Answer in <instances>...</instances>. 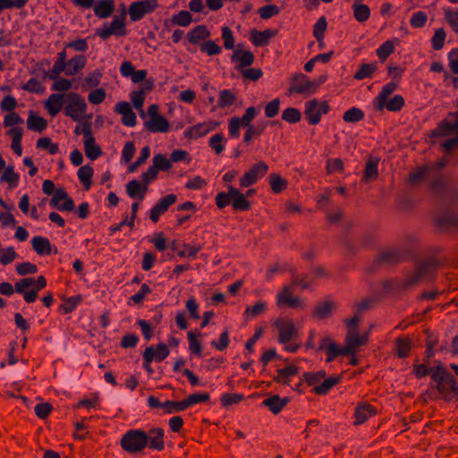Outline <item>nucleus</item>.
Returning a JSON list of instances; mask_svg holds the SVG:
<instances>
[{
  "instance_id": "f257e3e1",
  "label": "nucleus",
  "mask_w": 458,
  "mask_h": 458,
  "mask_svg": "<svg viewBox=\"0 0 458 458\" xmlns=\"http://www.w3.org/2000/svg\"><path fill=\"white\" fill-rule=\"evenodd\" d=\"M436 259H431L422 261L418 267L406 275L405 277L395 282L396 288L400 291L411 288L426 280H428L437 267Z\"/></svg>"
},
{
  "instance_id": "f03ea898",
  "label": "nucleus",
  "mask_w": 458,
  "mask_h": 458,
  "mask_svg": "<svg viewBox=\"0 0 458 458\" xmlns=\"http://www.w3.org/2000/svg\"><path fill=\"white\" fill-rule=\"evenodd\" d=\"M148 435L140 429L126 432L121 439L122 447L129 453H136L142 450L148 444Z\"/></svg>"
},
{
  "instance_id": "7ed1b4c3",
  "label": "nucleus",
  "mask_w": 458,
  "mask_h": 458,
  "mask_svg": "<svg viewBox=\"0 0 458 458\" xmlns=\"http://www.w3.org/2000/svg\"><path fill=\"white\" fill-rule=\"evenodd\" d=\"M87 110V104L84 99L77 93L72 92L66 95V105L64 114L73 121L83 119Z\"/></svg>"
},
{
  "instance_id": "20e7f679",
  "label": "nucleus",
  "mask_w": 458,
  "mask_h": 458,
  "mask_svg": "<svg viewBox=\"0 0 458 458\" xmlns=\"http://www.w3.org/2000/svg\"><path fill=\"white\" fill-rule=\"evenodd\" d=\"M291 85L289 88L290 93H298L310 96L314 93L319 87V83L313 81L302 73H296L291 79Z\"/></svg>"
},
{
  "instance_id": "39448f33",
  "label": "nucleus",
  "mask_w": 458,
  "mask_h": 458,
  "mask_svg": "<svg viewBox=\"0 0 458 458\" xmlns=\"http://www.w3.org/2000/svg\"><path fill=\"white\" fill-rule=\"evenodd\" d=\"M329 110V106L326 101H318L317 99H312L308 101L305 104V116L308 122L316 125L320 122V117L322 114H327Z\"/></svg>"
},
{
  "instance_id": "423d86ee",
  "label": "nucleus",
  "mask_w": 458,
  "mask_h": 458,
  "mask_svg": "<svg viewBox=\"0 0 458 458\" xmlns=\"http://www.w3.org/2000/svg\"><path fill=\"white\" fill-rule=\"evenodd\" d=\"M278 308L304 309L305 303L299 296H293L289 285H284L276 297Z\"/></svg>"
},
{
  "instance_id": "0eeeda50",
  "label": "nucleus",
  "mask_w": 458,
  "mask_h": 458,
  "mask_svg": "<svg viewBox=\"0 0 458 458\" xmlns=\"http://www.w3.org/2000/svg\"><path fill=\"white\" fill-rule=\"evenodd\" d=\"M268 171V165L264 161L255 163L240 179L242 187L254 184L259 178L264 177Z\"/></svg>"
},
{
  "instance_id": "6e6552de",
  "label": "nucleus",
  "mask_w": 458,
  "mask_h": 458,
  "mask_svg": "<svg viewBox=\"0 0 458 458\" xmlns=\"http://www.w3.org/2000/svg\"><path fill=\"white\" fill-rule=\"evenodd\" d=\"M275 326L279 331L278 340L281 344H287L298 337V331L292 319L278 318L275 321Z\"/></svg>"
},
{
  "instance_id": "1a4fd4ad",
  "label": "nucleus",
  "mask_w": 458,
  "mask_h": 458,
  "mask_svg": "<svg viewBox=\"0 0 458 458\" xmlns=\"http://www.w3.org/2000/svg\"><path fill=\"white\" fill-rule=\"evenodd\" d=\"M452 134L458 135V112L449 114L447 118L431 132V135L436 137H445Z\"/></svg>"
},
{
  "instance_id": "9d476101",
  "label": "nucleus",
  "mask_w": 458,
  "mask_h": 458,
  "mask_svg": "<svg viewBox=\"0 0 458 458\" xmlns=\"http://www.w3.org/2000/svg\"><path fill=\"white\" fill-rule=\"evenodd\" d=\"M84 140V150L88 158L95 160L102 154L101 148L95 143V139L92 134L91 125L86 123L82 126Z\"/></svg>"
},
{
  "instance_id": "9b49d317",
  "label": "nucleus",
  "mask_w": 458,
  "mask_h": 458,
  "mask_svg": "<svg viewBox=\"0 0 458 458\" xmlns=\"http://www.w3.org/2000/svg\"><path fill=\"white\" fill-rule=\"evenodd\" d=\"M157 7V0H142L132 3L129 7V14L131 21H139L145 14L153 12Z\"/></svg>"
},
{
  "instance_id": "f8f14e48",
  "label": "nucleus",
  "mask_w": 458,
  "mask_h": 458,
  "mask_svg": "<svg viewBox=\"0 0 458 458\" xmlns=\"http://www.w3.org/2000/svg\"><path fill=\"white\" fill-rule=\"evenodd\" d=\"M431 380L433 386L437 391H443L444 385L454 386V377L442 365H437L431 369ZM454 387H453L454 389Z\"/></svg>"
},
{
  "instance_id": "ddd939ff",
  "label": "nucleus",
  "mask_w": 458,
  "mask_h": 458,
  "mask_svg": "<svg viewBox=\"0 0 458 458\" xmlns=\"http://www.w3.org/2000/svg\"><path fill=\"white\" fill-rule=\"evenodd\" d=\"M344 348L348 354L354 355L357 350L369 342V333L360 335L358 331L347 332Z\"/></svg>"
},
{
  "instance_id": "4468645a",
  "label": "nucleus",
  "mask_w": 458,
  "mask_h": 458,
  "mask_svg": "<svg viewBox=\"0 0 458 458\" xmlns=\"http://www.w3.org/2000/svg\"><path fill=\"white\" fill-rule=\"evenodd\" d=\"M50 204L60 211H72L74 209V202L68 197L64 188L55 190Z\"/></svg>"
},
{
  "instance_id": "2eb2a0df",
  "label": "nucleus",
  "mask_w": 458,
  "mask_h": 458,
  "mask_svg": "<svg viewBox=\"0 0 458 458\" xmlns=\"http://www.w3.org/2000/svg\"><path fill=\"white\" fill-rule=\"evenodd\" d=\"M318 351H327V362H331L336 356L348 355L344 347H339L330 337H325L318 348Z\"/></svg>"
},
{
  "instance_id": "dca6fc26",
  "label": "nucleus",
  "mask_w": 458,
  "mask_h": 458,
  "mask_svg": "<svg viewBox=\"0 0 458 458\" xmlns=\"http://www.w3.org/2000/svg\"><path fill=\"white\" fill-rule=\"evenodd\" d=\"M177 196L175 194H168L162 198L150 210L149 217L153 222H157L159 216L165 213L170 206L175 203Z\"/></svg>"
},
{
  "instance_id": "f3484780",
  "label": "nucleus",
  "mask_w": 458,
  "mask_h": 458,
  "mask_svg": "<svg viewBox=\"0 0 458 458\" xmlns=\"http://www.w3.org/2000/svg\"><path fill=\"white\" fill-rule=\"evenodd\" d=\"M124 14L121 17H114L108 27H106L98 32V35L103 39L107 38L111 35L123 36L125 34L124 30Z\"/></svg>"
},
{
  "instance_id": "a211bd4d",
  "label": "nucleus",
  "mask_w": 458,
  "mask_h": 458,
  "mask_svg": "<svg viewBox=\"0 0 458 458\" xmlns=\"http://www.w3.org/2000/svg\"><path fill=\"white\" fill-rule=\"evenodd\" d=\"M404 259V253L399 249H390L382 251L377 258V262L382 265H394Z\"/></svg>"
},
{
  "instance_id": "6ab92c4d",
  "label": "nucleus",
  "mask_w": 458,
  "mask_h": 458,
  "mask_svg": "<svg viewBox=\"0 0 458 458\" xmlns=\"http://www.w3.org/2000/svg\"><path fill=\"white\" fill-rule=\"evenodd\" d=\"M231 60L233 63H237V69H242L243 67L250 66L254 63L255 57L252 52L238 48L233 51L231 55Z\"/></svg>"
},
{
  "instance_id": "aec40b11",
  "label": "nucleus",
  "mask_w": 458,
  "mask_h": 458,
  "mask_svg": "<svg viewBox=\"0 0 458 458\" xmlns=\"http://www.w3.org/2000/svg\"><path fill=\"white\" fill-rule=\"evenodd\" d=\"M66 95L54 93L51 94L45 102V108L51 116H55L63 108Z\"/></svg>"
},
{
  "instance_id": "412c9836",
  "label": "nucleus",
  "mask_w": 458,
  "mask_h": 458,
  "mask_svg": "<svg viewBox=\"0 0 458 458\" xmlns=\"http://www.w3.org/2000/svg\"><path fill=\"white\" fill-rule=\"evenodd\" d=\"M115 112L122 114L123 123L129 127L136 124V114L128 102H119L114 107Z\"/></svg>"
},
{
  "instance_id": "4be33fe9",
  "label": "nucleus",
  "mask_w": 458,
  "mask_h": 458,
  "mask_svg": "<svg viewBox=\"0 0 458 458\" xmlns=\"http://www.w3.org/2000/svg\"><path fill=\"white\" fill-rule=\"evenodd\" d=\"M335 302L332 300L319 301L314 308L313 317L317 319H326L331 317Z\"/></svg>"
},
{
  "instance_id": "5701e85b",
  "label": "nucleus",
  "mask_w": 458,
  "mask_h": 458,
  "mask_svg": "<svg viewBox=\"0 0 458 458\" xmlns=\"http://www.w3.org/2000/svg\"><path fill=\"white\" fill-rule=\"evenodd\" d=\"M216 126V123L214 122H205L201 123H198L191 128L185 132V135L190 138H199L208 134L209 131H213Z\"/></svg>"
},
{
  "instance_id": "b1692460",
  "label": "nucleus",
  "mask_w": 458,
  "mask_h": 458,
  "mask_svg": "<svg viewBox=\"0 0 458 458\" xmlns=\"http://www.w3.org/2000/svg\"><path fill=\"white\" fill-rule=\"evenodd\" d=\"M397 84L395 82H389L386 84L378 96L374 100V106L377 111H381L385 108L386 101L387 98L394 91Z\"/></svg>"
},
{
  "instance_id": "393cba45",
  "label": "nucleus",
  "mask_w": 458,
  "mask_h": 458,
  "mask_svg": "<svg viewBox=\"0 0 458 458\" xmlns=\"http://www.w3.org/2000/svg\"><path fill=\"white\" fill-rule=\"evenodd\" d=\"M376 414L375 409L369 405V403H360L355 410V425H360L365 422L369 417H372Z\"/></svg>"
},
{
  "instance_id": "a878e982",
  "label": "nucleus",
  "mask_w": 458,
  "mask_h": 458,
  "mask_svg": "<svg viewBox=\"0 0 458 458\" xmlns=\"http://www.w3.org/2000/svg\"><path fill=\"white\" fill-rule=\"evenodd\" d=\"M145 127L151 132H167L169 123L165 117L159 115L147 121Z\"/></svg>"
},
{
  "instance_id": "bb28decb",
  "label": "nucleus",
  "mask_w": 458,
  "mask_h": 458,
  "mask_svg": "<svg viewBox=\"0 0 458 458\" xmlns=\"http://www.w3.org/2000/svg\"><path fill=\"white\" fill-rule=\"evenodd\" d=\"M126 191L131 198H138L140 200H142L148 191V186L137 180H132L127 183Z\"/></svg>"
},
{
  "instance_id": "cd10ccee",
  "label": "nucleus",
  "mask_w": 458,
  "mask_h": 458,
  "mask_svg": "<svg viewBox=\"0 0 458 458\" xmlns=\"http://www.w3.org/2000/svg\"><path fill=\"white\" fill-rule=\"evenodd\" d=\"M288 398H281L279 395L275 394L265 399L262 404L267 407L274 414H277L287 404Z\"/></svg>"
},
{
  "instance_id": "c85d7f7f",
  "label": "nucleus",
  "mask_w": 458,
  "mask_h": 458,
  "mask_svg": "<svg viewBox=\"0 0 458 458\" xmlns=\"http://www.w3.org/2000/svg\"><path fill=\"white\" fill-rule=\"evenodd\" d=\"M114 4L113 0H99L94 5V13L99 18H106L114 12Z\"/></svg>"
},
{
  "instance_id": "c756f323",
  "label": "nucleus",
  "mask_w": 458,
  "mask_h": 458,
  "mask_svg": "<svg viewBox=\"0 0 458 458\" xmlns=\"http://www.w3.org/2000/svg\"><path fill=\"white\" fill-rule=\"evenodd\" d=\"M379 159L377 157H370L365 166L364 174L362 176V181L369 182L372 180H376L378 175L377 165Z\"/></svg>"
},
{
  "instance_id": "7c9ffc66",
  "label": "nucleus",
  "mask_w": 458,
  "mask_h": 458,
  "mask_svg": "<svg viewBox=\"0 0 458 458\" xmlns=\"http://www.w3.org/2000/svg\"><path fill=\"white\" fill-rule=\"evenodd\" d=\"M210 37V32L204 25H199L187 34V38L191 44H198L201 40Z\"/></svg>"
},
{
  "instance_id": "2f4dec72",
  "label": "nucleus",
  "mask_w": 458,
  "mask_h": 458,
  "mask_svg": "<svg viewBox=\"0 0 458 458\" xmlns=\"http://www.w3.org/2000/svg\"><path fill=\"white\" fill-rule=\"evenodd\" d=\"M353 15L359 22H364L370 16V9L368 5L362 4V0H355L352 4Z\"/></svg>"
},
{
  "instance_id": "473e14b6",
  "label": "nucleus",
  "mask_w": 458,
  "mask_h": 458,
  "mask_svg": "<svg viewBox=\"0 0 458 458\" xmlns=\"http://www.w3.org/2000/svg\"><path fill=\"white\" fill-rule=\"evenodd\" d=\"M47 126V122L45 118L36 115L33 112H30L27 119V127L30 131H43Z\"/></svg>"
},
{
  "instance_id": "72a5a7b5",
  "label": "nucleus",
  "mask_w": 458,
  "mask_h": 458,
  "mask_svg": "<svg viewBox=\"0 0 458 458\" xmlns=\"http://www.w3.org/2000/svg\"><path fill=\"white\" fill-rule=\"evenodd\" d=\"M86 64V58L84 55H76L69 60L65 65V73L69 76L75 75Z\"/></svg>"
},
{
  "instance_id": "f704fd0d",
  "label": "nucleus",
  "mask_w": 458,
  "mask_h": 458,
  "mask_svg": "<svg viewBox=\"0 0 458 458\" xmlns=\"http://www.w3.org/2000/svg\"><path fill=\"white\" fill-rule=\"evenodd\" d=\"M34 250L38 255H45L51 253V244L48 239L42 236H35L31 241Z\"/></svg>"
},
{
  "instance_id": "c9c22d12",
  "label": "nucleus",
  "mask_w": 458,
  "mask_h": 458,
  "mask_svg": "<svg viewBox=\"0 0 458 458\" xmlns=\"http://www.w3.org/2000/svg\"><path fill=\"white\" fill-rule=\"evenodd\" d=\"M298 372V367L294 365L287 366L277 370V375L275 377V380L283 385H287L289 378L295 376Z\"/></svg>"
},
{
  "instance_id": "e433bc0d",
  "label": "nucleus",
  "mask_w": 458,
  "mask_h": 458,
  "mask_svg": "<svg viewBox=\"0 0 458 458\" xmlns=\"http://www.w3.org/2000/svg\"><path fill=\"white\" fill-rule=\"evenodd\" d=\"M148 440L150 447L157 450H162L164 448V431L160 428H153L149 431Z\"/></svg>"
},
{
  "instance_id": "4c0bfd02",
  "label": "nucleus",
  "mask_w": 458,
  "mask_h": 458,
  "mask_svg": "<svg viewBox=\"0 0 458 458\" xmlns=\"http://www.w3.org/2000/svg\"><path fill=\"white\" fill-rule=\"evenodd\" d=\"M340 381V377H330L324 378L320 384L315 386L313 388L314 393L317 394H326L331 388H333Z\"/></svg>"
},
{
  "instance_id": "58836bf2",
  "label": "nucleus",
  "mask_w": 458,
  "mask_h": 458,
  "mask_svg": "<svg viewBox=\"0 0 458 458\" xmlns=\"http://www.w3.org/2000/svg\"><path fill=\"white\" fill-rule=\"evenodd\" d=\"M269 185L273 192L280 193L287 188L288 182L279 174L273 173L269 175Z\"/></svg>"
},
{
  "instance_id": "ea45409f",
  "label": "nucleus",
  "mask_w": 458,
  "mask_h": 458,
  "mask_svg": "<svg viewBox=\"0 0 458 458\" xmlns=\"http://www.w3.org/2000/svg\"><path fill=\"white\" fill-rule=\"evenodd\" d=\"M267 310V304L259 301L253 306H248L244 311V317L247 319L254 318Z\"/></svg>"
},
{
  "instance_id": "a19ab883",
  "label": "nucleus",
  "mask_w": 458,
  "mask_h": 458,
  "mask_svg": "<svg viewBox=\"0 0 458 458\" xmlns=\"http://www.w3.org/2000/svg\"><path fill=\"white\" fill-rule=\"evenodd\" d=\"M411 340L409 338L400 337L395 341V352L398 357L405 358L411 350Z\"/></svg>"
},
{
  "instance_id": "79ce46f5",
  "label": "nucleus",
  "mask_w": 458,
  "mask_h": 458,
  "mask_svg": "<svg viewBox=\"0 0 458 458\" xmlns=\"http://www.w3.org/2000/svg\"><path fill=\"white\" fill-rule=\"evenodd\" d=\"M78 177L88 190L91 185V177L93 175V169L89 165H83L78 170Z\"/></svg>"
},
{
  "instance_id": "37998d69",
  "label": "nucleus",
  "mask_w": 458,
  "mask_h": 458,
  "mask_svg": "<svg viewBox=\"0 0 458 458\" xmlns=\"http://www.w3.org/2000/svg\"><path fill=\"white\" fill-rule=\"evenodd\" d=\"M153 165L158 171H168L172 167V161L163 154H157L153 157Z\"/></svg>"
},
{
  "instance_id": "c03bdc74",
  "label": "nucleus",
  "mask_w": 458,
  "mask_h": 458,
  "mask_svg": "<svg viewBox=\"0 0 458 458\" xmlns=\"http://www.w3.org/2000/svg\"><path fill=\"white\" fill-rule=\"evenodd\" d=\"M19 179L20 176L14 172L13 166H7L1 176V181L8 182L11 187L16 186Z\"/></svg>"
},
{
  "instance_id": "a18cd8bd",
  "label": "nucleus",
  "mask_w": 458,
  "mask_h": 458,
  "mask_svg": "<svg viewBox=\"0 0 458 458\" xmlns=\"http://www.w3.org/2000/svg\"><path fill=\"white\" fill-rule=\"evenodd\" d=\"M162 408L165 409L166 413L171 414L185 410L187 408V403H185V400L180 402L166 401L162 404Z\"/></svg>"
},
{
  "instance_id": "49530a36",
  "label": "nucleus",
  "mask_w": 458,
  "mask_h": 458,
  "mask_svg": "<svg viewBox=\"0 0 458 458\" xmlns=\"http://www.w3.org/2000/svg\"><path fill=\"white\" fill-rule=\"evenodd\" d=\"M145 99V90L140 89L137 91H133L131 96V100L134 106V107L140 112V115L142 117L145 116L144 111L142 109L143 103Z\"/></svg>"
},
{
  "instance_id": "de8ad7c7",
  "label": "nucleus",
  "mask_w": 458,
  "mask_h": 458,
  "mask_svg": "<svg viewBox=\"0 0 458 458\" xmlns=\"http://www.w3.org/2000/svg\"><path fill=\"white\" fill-rule=\"evenodd\" d=\"M302 377L310 386H318L326 377V372L324 370L307 372Z\"/></svg>"
},
{
  "instance_id": "09e8293b",
  "label": "nucleus",
  "mask_w": 458,
  "mask_h": 458,
  "mask_svg": "<svg viewBox=\"0 0 458 458\" xmlns=\"http://www.w3.org/2000/svg\"><path fill=\"white\" fill-rule=\"evenodd\" d=\"M377 69V64H363L359 71L354 74V79L363 80L370 77Z\"/></svg>"
},
{
  "instance_id": "8fccbe9b",
  "label": "nucleus",
  "mask_w": 458,
  "mask_h": 458,
  "mask_svg": "<svg viewBox=\"0 0 458 458\" xmlns=\"http://www.w3.org/2000/svg\"><path fill=\"white\" fill-rule=\"evenodd\" d=\"M301 117V112L294 107H288L282 114V119L290 123H296L300 122Z\"/></svg>"
},
{
  "instance_id": "3c124183",
  "label": "nucleus",
  "mask_w": 458,
  "mask_h": 458,
  "mask_svg": "<svg viewBox=\"0 0 458 458\" xmlns=\"http://www.w3.org/2000/svg\"><path fill=\"white\" fill-rule=\"evenodd\" d=\"M81 301L80 295L72 296L64 300L63 304L60 306V310L64 314L72 312Z\"/></svg>"
},
{
  "instance_id": "603ef678",
  "label": "nucleus",
  "mask_w": 458,
  "mask_h": 458,
  "mask_svg": "<svg viewBox=\"0 0 458 458\" xmlns=\"http://www.w3.org/2000/svg\"><path fill=\"white\" fill-rule=\"evenodd\" d=\"M364 117L363 112L357 107H352L344 114V120L346 123H357Z\"/></svg>"
},
{
  "instance_id": "864d4df0",
  "label": "nucleus",
  "mask_w": 458,
  "mask_h": 458,
  "mask_svg": "<svg viewBox=\"0 0 458 458\" xmlns=\"http://www.w3.org/2000/svg\"><path fill=\"white\" fill-rule=\"evenodd\" d=\"M200 50L208 55H216L221 53L222 48L215 41L208 40L199 45Z\"/></svg>"
},
{
  "instance_id": "5fc2aeb1",
  "label": "nucleus",
  "mask_w": 458,
  "mask_h": 458,
  "mask_svg": "<svg viewBox=\"0 0 458 458\" xmlns=\"http://www.w3.org/2000/svg\"><path fill=\"white\" fill-rule=\"evenodd\" d=\"M235 96L229 89H224L219 93L218 106L221 108L233 104Z\"/></svg>"
},
{
  "instance_id": "6e6d98bb",
  "label": "nucleus",
  "mask_w": 458,
  "mask_h": 458,
  "mask_svg": "<svg viewBox=\"0 0 458 458\" xmlns=\"http://www.w3.org/2000/svg\"><path fill=\"white\" fill-rule=\"evenodd\" d=\"M344 169V162L340 158H330L327 161L326 170L328 174L342 173Z\"/></svg>"
},
{
  "instance_id": "4d7b16f0",
  "label": "nucleus",
  "mask_w": 458,
  "mask_h": 458,
  "mask_svg": "<svg viewBox=\"0 0 458 458\" xmlns=\"http://www.w3.org/2000/svg\"><path fill=\"white\" fill-rule=\"evenodd\" d=\"M327 22L325 17H320L313 28V35L318 41H322L327 30Z\"/></svg>"
},
{
  "instance_id": "13d9d810",
  "label": "nucleus",
  "mask_w": 458,
  "mask_h": 458,
  "mask_svg": "<svg viewBox=\"0 0 458 458\" xmlns=\"http://www.w3.org/2000/svg\"><path fill=\"white\" fill-rule=\"evenodd\" d=\"M37 148L42 149H48L49 153L54 155L58 152L59 147L56 143H53L50 138H40L37 141Z\"/></svg>"
},
{
  "instance_id": "bf43d9fd",
  "label": "nucleus",
  "mask_w": 458,
  "mask_h": 458,
  "mask_svg": "<svg viewBox=\"0 0 458 458\" xmlns=\"http://www.w3.org/2000/svg\"><path fill=\"white\" fill-rule=\"evenodd\" d=\"M454 389L451 385H444L443 391H438L445 401H451L458 396V386L454 379Z\"/></svg>"
},
{
  "instance_id": "052dcab7",
  "label": "nucleus",
  "mask_w": 458,
  "mask_h": 458,
  "mask_svg": "<svg viewBox=\"0 0 458 458\" xmlns=\"http://www.w3.org/2000/svg\"><path fill=\"white\" fill-rule=\"evenodd\" d=\"M191 21V14L188 11H181L172 18L174 23L182 27L190 25Z\"/></svg>"
},
{
  "instance_id": "680f3d73",
  "label": "nucleus",
  "mask_w": 458,
  "mask_h": 458,
  "mask_svg": "<svg viewBox=\"0 0 458 458\" xmlns=\"http://www.w3.org/2000/svg\"><path fill=\"white\" fill-rule=\"evenodd\" d=\"M404 106V99L401 95H395L393 98H391L389 101H386L385 107L391 111V112H396L402 109V107Z\"/></svg>"
},
{
  "instance_id": "e2e57ef3",
  "label": "nucleus",
  "mask_w": 458,
  "mask_h": 458,
  "mask_svg": "<svg viewBox=\"0 0 458 458\" xmlns=\"http://www.w3.org/2000/svg\"><path fill=\"white\" fill-rule=\"evenodd\" d=\"M428 170V169L426 166L418 167L414 172L410 174V175H409V183L411 185H417V184H419L423 180V178L425 177Z\"/></svg>"
},
{
  "instance_id": "0e129e2a",
  "label": "nucleus",
  "mask_w": 458,
  "mask_h": 458,
  "mask_svg": "<svg viewBox=\"0 0 458 458\" xmlns=\"http://www.w3.org/2000/svg\"><path fill=\"white\" fill-rule=\"evenodd\" d=\"M16 252L13 247L0 250V263L2 265H8L16 259Z\"/></svg>"
},
{
  "instance_id": "69168bd1",
  "label": "nucleus",
  "mask_w": 458,
  "mask_h": 458,
  "mask_svg": "<svg viewBox=\"0 0 458 458\" xmlns=\"http://www.w3.org/2000/svg\"><path fill=\"white\" fill-rule=\"evenodd\" d=\"M102 74L98 71H95L89 73L86 78L82 84L84 89L95 88L98 87L100 83V78Z\"/></svg>"
},
{
  "instance_id": "338daca9",
  "label": "nucleus",
  "mask_w": 458,
  "mask_h": 458,
  "mask_svg": "<svg viewBox=\"0 0 458 458\" xmlns=\"http://www.w3.org/2000/svg\"><path fill=\"white\" fill-rule=\"evenodd\" d=\"M201 250V246L199 245H189L183 244L182 249L178 250L177 254L181 258L184 257H196L197 253Z\"/></svg>"
},
{
  "instance_id": "774afa93",
  "label": "nucleus",
  "mask_w": 458,
  "mask_h": 458,
  "mask_svg": "<svg viewBox=\"0 0 458 458\" xmlns=\"http://www.w3.org/2000/svg\"><path fill=\"white\" fill-rule=\"evenodd\" d=\"M445 19L453 30L458 33V12L445 10Z\"/></svg>"
}]
</instances>
